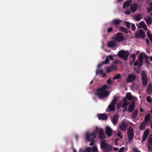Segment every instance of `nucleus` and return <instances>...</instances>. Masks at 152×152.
I'll list each match as a JSON object with an SVG mask.
<instances>
[{"instance_id":"f257e3e1","label":"nucleus","mask_w":152,"mask_h":152,"mask_svg":"<svg viewBox=\"0 0 152 152\" xmlns=\"http://www.w3.org/2000/svg\"><path fill=\"white\" fill-rule=\"evenodd\" d=\"M95 137L96 136L94 132H93L91 133L88 132L86 133V141L88 142H91L89 143L90 145L92 146L94 145Z\"/></svg>"},{"instance_id":"f03ea898","label":"nucleus","mask_w":152,"mask_h":152,"mask_svg":"<svg viewBox=\"0 0 152 152\" xmlns=\"http://www.w3.org/2000/svg\"><path fill=\"white\" fill-rule=\"evenodd\" d=\"M118 100V97L117 96H114L111 103L108 106V109H107L106 111L107 112H111L115 111V106Z\"/></svg>"},{"instance_id":"7ed1b4c3","label":"nucleus","mask_w":152,"mask_h":152,"mask_svg":"<svg viewBox=\"0 0 152 152\" xmlns=\"http://www.w3.org/2000/svg\"><path fill=\"white\" fill-rule=\"evenodd\" d=\"M100 147L103 150L104 152H109L112 149L111 146L107 143L104 140L102 141L100 144Z\"/></svg>"},{"instance_id":"20e7f679","label":"nucleus","mask_w":152,"mask_h":152,"mask_svg":"<svg viewBox=\"0 0 152 152\" xmlns=\"http://www.w3.org/2000/svg\"><path fill=\"white\" fill-rule=\"evenodd\" d=\"M129 55V52L128 51H124L123 50H120L118 54V56L119 57L123 58L125 61L127 60Z\"/></svg>"},{"instance_id":"39448f33","label":"nucleus","mask_w":152,"mask_h":152,"mask_svg":"<svg viewBox=\"0 0 152 152\" xmlns=\"http://www.w3.org/2000/svg\"><path fill=\"white\" fill-rule=\"evenodd\" d=\"M141 80L142 83V85L143 86H147L148 79L147 75L145 72L143 70L142 71L141 74Z\"/></svg>"},{"instance_id":"423d86ee","label":"nucleus","mask_w":152,"mask_h":152,"mask_svg":"<svg viewBox=\"0 0 152 152\" xmlns=\"http://www.w3.org/2000/svg\"><path fill=\"white\" fill-rule=\"evenodd\" d=\"M127 134L128 136L129 141L131 142L134 136V130L132 127L130 126L127 129Z\"/></svg>"},{"instance_id":"0eeeda50","label":"nucleus","mask_w":152,"mask_h":152,"mask_svg":"<svg viewBox=\"0 0 152 152\" xmlns=\"http://www.w3.org/2000/svg\"><path fill=\"white\" fill-rule=\"evenodd\" d=\"M99 91V92L96 93L95 94L97 96L99 99L107 97L110 94L109 92L107 91Z\"/></svg>"},{"instance_id":"6e6552de","label":"nucleus","mask_w":152,"mask_h":152,"mask_svg":"<svg viewBox=\"0 0 152 152\" xmlns=\"http://www.w3.org/2000/svg\"><path fill=\"white\" fill-rule=\"evenodd\" d=\"M113 39L117 42H119L124 40L125 39V38L123 36L122 33L121 32H118L117 33L116 37L114 38Z\"/></svg>"},{"instance_id":"1a4fd4ad","label":"nucleus","mask_w":152,"mask_h":152,"mask_svg":"<svg viewBox=\"0 0 152 152\" xmlns=\"http://www.w3.org/2000/svg\"><path fill=\"white\" fill-rule=\"evenodd\" d=\"M110 60H111L112 61L114 60L113 57L112 55H110L107 56L106 58L105 61H103L101 63L99 64L97 66L98 68H99L101 66L104 64H108Z\"/></svg>"},{"instance_id":"9d476101","label":"nucleus","mask_w":152,"mask_h":152,"mask_svg":"<svg viewBox=\"0 0 152 152\" xmlns=\"http://www.w3.org/2000/svg\"><path fill=\"white\" fill-rule=\"evenodd\" d=\"M128 126V124L126 123L123 121L119 123L118 127L121 131L124 132L126 130Z\"/></svg>"},{"instance_id":"9b49d317","label":"nucleus","mask_w":152,"mask_h":152,"mask_svg":"<svg viewBox=\"0 0 152 152\" xmlns=\"http://www.w3.org/2000/svg\"><path fill=\"white\" fill-rule=\"evenodd\" d=\"M96 131L99 133V138L100 139L101 142L102 140H104V139L105 138V136L104 135V131L103 129H100L99 130H97V128L96 127Z\"/></svg>"},{"instance_id":"f8f14e48","label":"nucleus","mask_w":152,"mask_h":152,"mask_svg":"<svg viewBox=\"0 0 152 152\" xmlns=\"http://www.w3.org/2000/svg\"><path fill=\"white\" fill-rule=\"evenodd\" d=\"M135 35L137 38H144L145 36L144 31L142 30H139L137 32L135 33Z\"/></svg>"},{"instance_id":"ddd939ff","label":"nucleus","mask_w":152,"mask_h":152,"mask_svg":"<svg viewBox=\"0 0 152 152\" xmlns=\"http://www.w3.org/2000/svg\"><path fill=\"white\" fill-rule=\"evenodd\" d=\"M136 76L134 75L129 74L126 79L127 83L132 82L135 79Z\"/></svg>"},{"instance_id":"4468645a","label":"nucleus","mask_w":152,"mask_h":152,"mask_svg":"<svg viewBox=\"0 0 152 152\" xmlns=\"http://www.w3.org/2000/svg\"><path fill=\"white\" fill-rule=\"evenodd\" d=\"M117 65L112 64L110 66L108 67L106 69V72L107 73H110L113 70H115L117 68Z\"/></svg>"},{"instance_id":"2eb2a0df","label":"nucleus","mask_w":152,"mask_h":152,"mask_svg":"<svg viewBox=\"0 0 152 152\" xmlns=\"http://www.w3.org/2000/svg\"><path fill=\"white\" fill-rule=\"evenodd\" d=\"M119 116L117 114H115L111 119V121L113 124L115 125L118 122Z\"/></svg>"},{"instance_id":"dca6fc26","label":"nucleus","mask_w":152,"mask_h":152,"mask_svg":"<svg viewBox=\"0 0 152 152\" xmlns=\"http://www.w3.org/2000/svg\"><path fill=\"white\" fill-rule=\"evenodd\" d=\"M139 7V4L137 3L133 4L131 7L130 9L133 12H134Z\"/></svg>"},{"instance_id":"f3484780","label":"nucleus","mask_w":152,"mask_h":152,"mask_svg":"<svg viewBox=\"0 0 152 152\" xmlns=\"http://www.w3.org/2000/svg\"><path fill=\"white\" fill-rule=\"evenodd\" d=\"M97 116L99 120H107L108 118L107 115L104 114H98Z\"/></svg>"},{"instance_id":"a211bd4d","label":"nucleus","mask_w":152,"mask_h":152,"mask_svg":"<svg viewBox=\"0 0 152 152\" xmlns=\"http://www.w3.org/2000/svg\"><path fill=\"white\" fill-rule=\"evenodd\" d=\"M149 134V129H146L144 132L143 134L142 141L143 142H145Z\"/></svg>"},{"instance_id":"6ab92c4d","label":"nucleus","mask_w":152,"mask_h":152,"mask_svg":"<svg viewBox=\"0 0 152 152\" xmlns=\"http://www.w3.org/2000/svg\"><path fill=\"white\" fill-rule=\"evenodd\" d=\"M135 106V102L134 101H133L129 105L128 112L129 113L132 112L134 110Z\"/></svg>"},{"instance_id":"aec40b11","label":"nucleus","mask_w":152,"mask_h":152,"mask_svg":"<svg viewBox=\"0 0 152 152\" xmlns=\"http://www.w3.org/2000/svg\"><path fill=\"white\" fill-rule=\"evenodd\" d=\"M148 140V142L147 146L148 150L149 151H152V137L149 138Z\"/></svg>"},{"instance_id":"412c9836","label":"nucleus","mask_w":152,"mask_h":152,"mask_svg":"<svg viewBox=\"0 0 152 152\" xmlns=\"http://www.w3.org/2000/svg\"><path fill=\"white\" fill-rule=\"evenodd\" d=\"M112 129L109 126H107L106 128V133L109 136H110L112 134Z\"/></svg>"},{"instance_id":"4be33fe9","label":"nucleus","mask_w":152,"mask_h":152,"mask_svg":"<svg viewBox=\"0 0 152 152\" xmlns=\"http://www.w3.org/2000/svg\"><path fill=\"white\" fill-rule=\"evenodd\" d=\"M144 19L147 24L148 25L152 23V18L150 16H147Z\"/></svg>"},{"instance_id":"5701e85b","label":"nucleus","mask_w":152,"mask_h":152,"mask_svg":"<svg viewBox=\"0 0 152 152\" xmlns=\"http://www.w3.org/2000/svg\"><path fill=\"white\" fill-rule=\"evenodd\" d=\"M147 93L149 95H151L152 93V84L149 83L147 88Z\"/></svg>"},{"instance_id":"b1692460","label":"nucleus","mask_w":152,"mask_h":152,"mask_svg":"<svg viewBox=\"0 0 152 152\" xmlns=\"http://www.w3.org/2000/svg\"><path fill=\"white\" fill-rule=\"evenodd\" d=\"M122 21L120 20L115 19L112 21V23L116 26H118L121 23H122Z\"/></svg>"},{"instance_id":"393cba45","label":"nucleus","mask_w":152,"mask_h":152,"mask_svg":"<svg viewBox=\"0 0 152 152\" xmlns=\"http://www.w3.org/2000/svg\"><path fill=\"white\" fill-rule=\"evenodd\" d=\"M133 98V97L130 92L127 93L126 95V97L124 98V99H126V100L129 101L132 100Z\"/></svg>"},{"instance_id":"a878e982","label":"nucleus","mask_w":152,"mask_h":152,"mask_svg":"<svg viewBox=\"0 0 152 152\" xmlns=\"http://www.w3.org/2000/svg\"><path fill=\"white\" fill-rule=\"evenodd\" d=\"M138 60L139 61V64L138 67H140L142 65V64L143 61V57L142 55L140 54L138 57Z\"/></svg>"},{"instance_id":"bb28decb","label":"nucleus","mask_w":152,"mask_h":152,"mask_svg":"<svg viewBox=\"0 0 152 152\" xmlns=\"http://www.w3.org/2000/svg\"><path fill=\"white\" fill-rule=\"evenodd\" d=\"M132 2V0H129L126 1L124 4L123 7L125 8L130 5Z\"/></svg>"},{"instance_id":"cd10ccee","label":"nucleus","mask_w":152,"mask_h":152,"mask_svg":"<svg viewBox=\"0 0 152 152\" xmlns=\"http://www.w3.org/2000/svg\"><path fill=\"white\" fill-rule=\"evenodd\" d=\"M116 45V43L115 40L110 41L108 43V45L110 47H113Z\"/></svg>"},{"instance_id":"c85d7f7f","label":"nucleus","mask_w":152,"mask_h":152,"mask_svg":"<svg viewBox=\"0 0 152 152\" xmlns=\"http://www.w3.org/2000/svg\"><path fill=\"white\" fill-rule=\"evenodd\" d=\"M129 101L126 100V99L123 98V104L122 106V108H124L127 106L129 104V102H128Z\"/></svg>"},{"instance_id":"c756f323","label":"nucleus","mask_w":152,"mask_h":152,"mask_svg":"<svg viewBox=\"0 0 152 152\" xmlns=\"http://www.w3.org/2000/svg\"><path fill=\"white\" fill-rule=\"evenodd\" d=\"M107 87V86L106 85H103L102 87H101L98 88L97 89L96 91H105V90H106Z\"/></svg>"},{"instance_id":"7c9ffc66","label":"nucleus","mask_w":152,"mask_h":152,"mask_svg":"<svg viewBox=\"0 0 152 152\" xmlns=\"http://www.w3.org/2000/svg\"><path fill=\"white\" fill-rule=\"evenodd\" d=\"M147 124L145 123L144 121H143L140 125V129L142 130H144Z\"/></svg>"},{"instance_id":"2f4dec72","label":"nucleus","mask_w":152,"mask_h":152,"mask_svg":"<svg viewBox=\"0 0 152 152\" xmlns=\"http://www.w3.org/2000/svg\"><path fill=\"white\" fill-rule=\"evenodd\" d=\"M136 21H139L142 19V15L141 14H138L134 16Z\"/></svg>"},{"instance_id":"473e14b6","label":"nucleus","mask_w":152,"mask_h":152,"mask_svg":"<svg viewBox=\"0 0 152 152\" xmlns=\"http://www.w3.org/2000/svg\"><path fill=\"white\" fill-rule=\"evenodd\" d=\"M138 110H134L132 114V117L134 119H135L138 115Z\"/></svg>"},{"instance_id":"72a5a7b5","label":"nucleus","mask_w":152,"mask_h":152,"mask_svg":"<svg viewBox=\"0 0 152 152\" xmlns=\"http://www.w3.org/2000/svg\"><path fill=\"white\" fill-rule=\"evenodd\" d=\"M120 31L126 34L128 33L127 29L122 26H121L120 28Z\"/></svg>"},{"instance_id":"f704fd0d","label":"nucleus","mask_w":152,"mask_h":152,"mask_svg":"<svg viewBox=\"0 0 152 152\" xmlns=\"http://www.w3.org/2000/svg\"><path fill=\"white\" fill-rule=\"evenodd\" d=\"M140 25L142 28H143L145 30H147V28L146 25L145 23L143 21H142L140 23Z\"/></svg>"},{"instance_id":"c9c22d12","label":"nucleus","mask_w":152,"mask_h":152,"mask_svg":"<svg viewBox=\"0 0 152 152\" xmlns=\"http://www.w3.org/2000/svg\"><path fill=\"white\" fill-rule=\"evenodd\" d=\"M150 118V116L149 115H146L145 116L144 120L143 121H144L145 123L147 124L149 121Z\"/></svg>"},{"instance_id":"e433bc0d","label":"nucleus","mask_w":152,"mask_h":152,"mask_svg":"<svg viewBox=\"0 0 152 152\" xmlns=\"http://www.w3.org/2000/svg\"><path fill=\"white\" fill-rule=\"evenodd\" d=\"M122 78V77L121 74H118L117 75L115 76L113 78V80H115V79H120Z\"/></svg>"},{"instance_id":"4c0bfd02","label":"nucleus","mask_w":152,"mask_h":152,"mask_svg":"<svg viewBox=\"0 0 152 152\" xmlns=\"http://www.w3.org/2000/svg\"><path fill=\"white\" fill-rule=\"evenodd\" d=\"M147 101L150 103L152 102V99L151 98L150 96H148L146 97Z\"/></svg>"},{"instance_id":"58836bf2","label":"nucleus","mask_w":152,"mask_h":152,"mask_svg":"<svg viewBox=\"0 0 152 152\" xmlns=\"http://www.w3.org/2000/svg\"><path fill=\"white\" fill-rule=\"evenodd\" d=\"M124 24L126 25L127 28L128 29H129L130 28V23L127 21H124Z\"/></svg>"},{"instance_id":"ea45409f","label":"nucleus","mask_w":152,"mask_h":152,"mask_svg":"<svg viewBox=\"0 0 152 152\" xmlns=\"http://www.w3.org/2000/svg\"><path fill=\"white\" fill-rule=\"evenodd\" d=\"M112 78L111 77H110L109 79L107 80V84L109 85H112L113 83V82L112 80H111V79Z\"/></svg>"},{"instance_id":"a19ab883","label":"nucleus","mask_w":152,"mask_h":152,"mask_svg":"<svg viewBox=\"0 0 152 152\" xmlns=\"http://www.w3.org/2000/svg\"><path fill=\"white\" fill-rule=\"evenodd\" d=\"M92 152H98L97 147L95 146H94L92 148Z\"/></svg>"},{"instance_id":"79ce46f5","label":"nucleus","mask_w":152,"mask_h":152,"mask_svg":"<svg viewBox=\"0 0 152 152\" xmlns=\"http://www.w3.org/2000/svg\"><path fill=\"white\" fill-rule=\"evenodd\" d=\"M122 104L121 102L119 103L117 106V110H119L121 107Z\"/></svg>"},{"instance_id":"37998d69","label":"nucleus","mask_w":152,"mask_h":152,"mask_svg":"<svg viewBox=\"0 0 152 152\" xmlns=\"http://www.w3.org/2000/svg\"><path fill=\"white\" fill-rule=\"evenodd\" d=\"M91 148L88 147L86 149L85 151L86 152H91Z\"/></svg>"},{"instance_id":"c03bdc74","label":"nucleus","mask_w":152,"mask_h":152,"mask_svg":"<svg viewBox=\"0 0 152 152\" xmlns=\"http://www.w3.org/2000/svg\"><path fill=\"white\" fill-rule=\"evenodd\" d=\"M147 36L148 38L150 39L152 38V35L150 33L148 32L147 33Z\"/></svg>"},{"instance_id":"a18cd8bd","label":"nucleus","mask_w":152,"mask_h":152,"mask_svg":"<svg viewBox=\"0 0 152 152\" xmlns=\"http://www.w3.org/2000/svg\"><path fill=\"white\" fill-rule=\"evenodd\" d=\"M118 136L121 139H122L123 137V136L121 135V132H118Z\"/></svg>"},{"instance_id":"49530a36","label":"nucleus","mask_w":152,"mask_h":152,"mask_svg":"<svg viewBox=\"0 0 152 152\" xmlns=\"http://www.w3.org/2000/svg\"><path fill=\"white\" fill-rule=\"evenodd\" d=\"M148 13H149L152 11V8H147L146 9Z\"/></svg>"},{"instance_id":"de8ad7c7","label":"nucleus","mask_w":152,"mask_h":152,"mask_svg":"<svg viewBox=\"0 0 152 152\" xmlns=\"http://www.w3.org/2000/svg\"><path fill=\"white\" fill-rule=\"evenodd\" d=\"M113 30V28L112 27H110L108 28L107 29V32L108 33H110Z\"/></svg>"},{"instance_id":"09e8293b","label":"nucleus","mask_w":152,"mask_h":152,"mask_svg":"<svg viewBox=\"0 0 152 152\" xmlns=\"http://www.w3.org/2000/svg\"><path fill=\"white\" fill-rule=\"evenodd\" d=\"M132 29L133 30V31H134L135 30L136 27H135V25L134 24H132Z\"/></svg>"},{"instance_id":"8fccbe9b","label":"nucleus","mask_w":152,"mask_h":152,"mask_svg":"<svg viewBox=\"0 0 152 152\" xmlns=\"http://www.w3.org/2000/svg\"><path fill=\"white\" fill-rule=\"evenodd\" d=\"M124 147H121L118 152H124Z\"/></svg>"},{"instance_id":"3c124183","label":"nucleus","mask_w":152,"mask_h":152,"mask_svg":"<svg viewBox=\"0 0 152 152\" xmlns=\"http://www.w3.org/2000/svg\"><path fill=\"white\" fill-rule=\"evenodd\" d=\"M120 62L121 61L120 60H116L114 63L115 64H119Z\"/></svg>"},{"instance_id":"603ef678","label":"nucleus","mask_w":152,"mask_h":152,"mask_svg":"<svg viewBox=\"0 0 152 152\" xmlns=\"http://www.w3.org/2000/svg\"><path fill=\"white\" fill-rule=\"evenodd\" d=\"M125 14H127V15H129L131 13V11L129 10H128L126 11L125 12Z\"/></svg>"},{"instance_id":"864d4df0","label":"nucleus","mask_w":152,"mask_h":152,"mask_svg":"<svg viewBox=\"0 0 152 152\" xmlns=\"http://www.w3.org/2000/svg\"><path fill=\"white\" fill-rule=\"evenodd\" d=\"M136 54L134 53L131 55L130 56L132 57L133 59H136Z\"/></svg>"},{"instance_id":"5fc2aeb1","label":"nucleus","mask_w":152,"mask_h":152,"mask_svg":"<svg viewBox=\"0 0 152 152\" xmlns=\"http://www.w3.org/2000/svg\"><path fill=\"white\" fill-rule=\"evenodd\" d=\"M138 64V62L137 61H136L134 63V66H136Z\"/></svg>"},{"instance_id":"6e6d98bb","label":"nucleus","mask_w":152,"mask_h":152,"mask_svg":"<svg viewBox=\"0 0 152 152\" xmlns=\"http://www.w3.org/2000/svg\"><path fill=\"white\" fill-rule=\"evenodd\" d=\"M145 41H146V43L147 44H150V41H149V40L147 39H145Z\"/></svg>"},{"instance_id":"4d7b16f0","label":"nucleus","mask_w":152,"mask_h":152,"mask_svg":"<svg viewBox=\"0 0 152 152\" xmlns=\"http://www.w3.org/2000/svg\"><path fill=\"white\" fill-rule=\"evenodd\" d=\"M133 151L134 152H140V151H138L137 149L136 148H134Z\"/></svg>"},{"instance_id":"13d9d810","label":"nucleus","mask_w":152,"mask_h":152,"mask_svg":"<svg viewBox=\"0 0 152 152\" xmlns=\"http://www.w3.org/2000/svg\"><path fill=\"white\" fill-rule=\"evenodd\" d=\"M102 75V76L103 77H105L106 75V73H103L102 74H101Z\"/></svg>"},{"instance_id":"bf43d9fd","label":"nucleus","mask_w":152,"mask_h":152,"mask_svg":"<svg viewBox=\"0 0 152 152\" xmlns=\"http://www.w3.org/2000/svg\"><path fill=\"white\" fill-rule=\"evenodd\" d=\"M99 72L100 74H102L103 73V69H102L100 70Z\"/></svg>"},{"instance_id":"052dcab7","label":"nucleus","mask_w":152,"mask_h":152,"mask_svg":"<svg viewBox=\"0 0 152 152\" xmlns=\"http://www.w3.org/2000/svg\"><path fill=\"white\" fill-rule=\"evenodd\" d=\"M149 7L151 8H152V2L148 4Z\"/></svg>"},{"instance_id":"680f3d73","label":"nucleus","mask_w":152,"mask_h":152,"mask_svg":"<svg viewBox=\"0 0 152 152\" xmlns=\"http://www.w3.org/2000/svg\"><path fill=\"white\" fill-rule=\"evenodd\" d=\"M140 111L141 112H143L144 111V110L141 107L140 109Z\"/></svg>"},{"instance_id":"e2e57ef3","label":"nucleus","mask_w":152,"mask_h":152,"mask_svg":"<svg viewBox=\"0 0 152 152\" xmlns=\"http://www.w3.org/2000/svg\"><path fill=\"white\" fill-rule=\"evenodd\" d=\"M113 149L114 151H117L118 150V148L115 147Z\"/></svg>"},{"instance_id":"0e129e2a","label":"nucleus","mask_w":152,"mask_h":152,"mask_svg":"<svg viewBox=\"0 0 152 152\" xmlns=\"http://www.w3.org/2000/svg\"><path fill=\"white\" fill-rule=\"evenodd\" d=\"M99 69H96V75H97L98 74V73L99 72Z\"/></svg>"},{"instance_id":"69168bd1","label":"nucleus","mask_w":152,"mask_h":152,"mask_svg":"<svg viewBox=\"0 0 152 152\" xmlns=\"http://www.w3.org/2000/svg\"><path fill=\"white\" fill-rule=\"evenodd\" d=\"M135 59L134 58L133 59V60L132 61H130L129 62V64H131V63L132 62V63H133L134 61H135Z\"/></svg>"},{"instance_id":"338daca9","label":"nucleus","mask_w":152,"mask_h":152,"mask_svg":"<svg viewBox=\"0 0 152 152\" xmlns=\"http://www.w3.org/2000/svg\"><path fill=\"white\" fill-rule=\"evenodd\" d=\"M124 108L123 110V112H124L125 111L127 110V108L126 107H124Z\"/></svg>"},{"instance_id":"774afa93","label":"nucleus","mask_w":152,"mask_h":152,"mask_svg":"<svg viewBox=\"0 0 152 152\" xmlns=\"http://www.w3.org/2000/svg\"><path fill=\"white\" fill-rule=\"evenodd\" d=\"M75 137L77 139V140L78 138V136L77 135H75Z\"/></svg>"}]
</instances>
